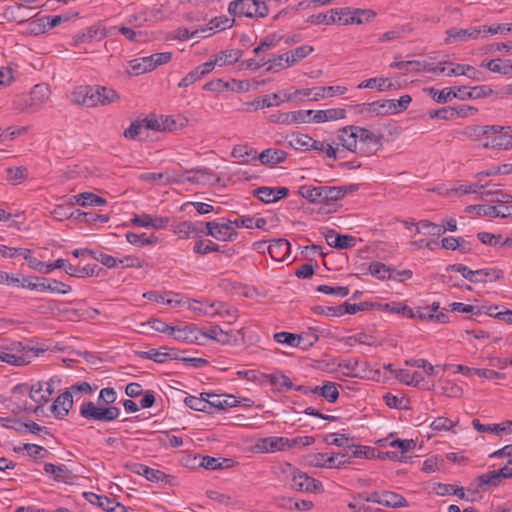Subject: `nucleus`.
<instances>
[{"label": "nucleus", "mask_w": 512, "mask_h": 512, "mask_svg": "<svg viewBox=\"0 0 512 512\" xmlns=\"http://www.w3.org/2000/svg\"><path fill=\"white\" fill-rule=\"evenodd\" d=\"M117 399L114 388L101 389L98 396V405L92 401L84 402L80 407V415L87 420L111 422L120 415V409L111 406Z\"/></svg>", "instance_id": "1"}, {"label": "nucleus", "mask_w": 512, "mask_h": 512, "mask_svg": "<svg viewBox=\"0 0 512 512\" xmlns=\"http://www.w3.org/2000/svg\"><path fill=\"white\" fill-rule=\"evenodd\" d=\"M298 193L313 204H331L342 199L346 189L340 186H311L303 185Z\"/></svg>", "instance_id": "2"}, {"label": "nucleus", "mask_w": 512, "mask_h": 512, "mask_svg": "<svg viewBox=\"0 0 512 512\" xmlns=\"http://www.w3.org/2000/svg\"><path fill=\"white\" fill-rule=\"evenodd\" d=\"M72 277L85 278L90 276H97L98 271L101 269L98 265L94 264L92 266L87 265L85 267L74 266L68 263L65 259H57L54 263L46 264L42 261H38L34 259V270H37L40 273H50L54 269H61Z\"/></svg>", "instance_id": "3"}, {"label": "nucleus", "mask_w": 512, "mask_h": 512, "mask_svg": "<svg viewBox=\"0 0 512 512\" xmlns=\"http://www.w3.org/2000/svg\"><path fill=\"white\" fill-rule=\"evenodd\" d=\"M228 12L234 17H265L269 10L260 0H234L228 6Z\"/></svg>", "instance_id": "4"}, {"label": "nucleus", "mask_w": 512, "mask_h": 512, "mask_svg": "<svg viewBox=\"0 0 512 512\" xmlns=\"http://www.w3.org/2000/svg\"><path fill=\"white\" fill-rule=\"evenodd\" d=\"M357 136V153L364 156L375 154L382 147V135H376L370 130L355 126Z\"/></svg>", "instance_id": "5"}, {"label": "nucleus", "mask_w": 512, "mask_h": 512, "mask_svg": "<svg viewBox=\"0 0 512 512\" xmlns=\"http://www.w3.org/2000/svg\"><path fill=\"white\" fill-rule=\"evenodd\" d=\"M354 458L373 459L376 458V449L362 445H348L346 452H340V460L337 461V469L343 468Z\"/></svg>", "instance_id": "6"}, {"label": "nucleus", "mask_w": 512, "mask_h": 512, "mask_svg": "<svg viewBox=\"0 0 512 512\" xmlns=\"http://www.w3.org/2000/svg\"><path fill=\"white\" fill-rule=\"evenodd\" d=\"M99 99V89L97 86H80L72 92V101L86 107L97 106Z\"/></svg>", "instance_id": "7"}, {"label": "nucleus", "mask_w": 512, "mask_h": 512, "mask_svg": "<svg viewBox=\"0 0 512 512\" xmlns=\"http://www.w3.org/2000/svg\"><path fill=\"white\" fill-rule=\"evenodd\" d=\"M205 227L207 228L205 235L212 236L215 239L221 241H233L238 235L237 231L234 229V227L231 226V223L229 222L224 224H219L215 221L205 222Z\"/></svg>", "instance_id": "8"}, {"label": "nucleus", "mask_w": 512, "mask_h": 512, "mask_svg": "<svg viewBox=\"0 0 512 512\" xmlns=\"http://www.w3.org/2000/svg\"><path fill=\"white\" fill-rule=\"evenodd\" d=\"M322 483L306 473L296 470L293 472L291 488L297 491L318 492L322 490Z\"/></svg>", "instance_id": "9"}, {"label": "nucleus", "mask_w": 512, "mask_h": 512, "mask_svg": "<svg viewBox=\"0 0 512 512\" xmlns=\"http://www.w3.org/2000/svg\"><path fill=\"white\" fill-rule=\"evenodd\" d=\"M34 290L42 292L49 291L57 294H68L71 292L72 287L69 284L56 279L34 277Z\"/></svg>", "instance_id": "10"}, {"label": "nucleus", "mask_w": 512, "mask_h": 512, "mask_svg": "<svg viewBox=\"0 0 512 512\" xmlns=\"http://www.w3.org/2000/svg\"><path fill=\"white\" fill-rule=\"evenodd\" d=\"M174 333L172 334L174 336V339L185 342V343H196L199 345L203 344L202 341V331L196 327L194 324H188L183 327L180 326H173Z\"/></svg>", "instance_id": "11"}, {"label": "nucleus", "mask_w": 512, "mask_h": 512, "mask_svg": "<svg viewBox=\"0 0 512 512\" xmlns=\"http://www.w3.org/2000/svg\"><path fill=\"white\" fill-rule=\"evenodd\" d=\"M312 114L313 110H298L271 115L269 117V120L272 123H280L287 125L293 123H306L310 121V116Z\"/></svg>", "instance_id": "12"}, {"label": "nucleus", "mask_w": 512, "mask_h": 512, "mask_svg": "<svg viewBox=\"0 0 512 512\" xmlns=\"http://www.w3.org/2000/svg\"><path fill=\"white\" fill-rule=\"evenodd\" d=\"M32 398V385L28 383L18 384L12 390L11 401L15 406L13 411L28 410V401L26 397Z\"/></svg>", "instance_id": "13"}, {"label": "nucleus", "mask_w": 512, "mask_h": 512, "mask_svg": "<svg viewBox=\"0 0 512 512\" xmlns=\"http://www.w3.org/2000/svg\"><path fill=\"white\" fill-rule=\"evenodd\" d=\"M288 444V438L271 436L266 438H260L255 444V449L260 453L284 451Z\"/></svg>", "instance_id": "14"}, {"label": "nucleus", "mask_w": 512, "mask_h": 512, "mask_svg": "<svg viewBox=\"0 0 512 512\" xmlns=\"http://www.w3.org/2000/svg\"><path fill=\"white\" fill-rule=\"evenodd\" d=\"M187 173L195 174L193 176L186 177V181L193 184L214 186L220 184L221 182V178L219 176L215 175L211 170L206 168H194L188 170Z\"/></svg>", "instance_id": "15"}, {"label": "nucleus", "mask_w": 512, "mask_h": 512, "mask_svg": "<svg viewBox=\"0 0 512 512\" xmlns=\"http://www.w3.org/2000/svg\"><path fill=\"white\" fill-rule=\"evenodd\" d=\"M512 130L511 126H500V125H471L465 127L460 134L466 137L475 138L478 140L481 136H486L489 133L498 134L503 133L504 130Z\"/></svg>", "instance_id": "16"}, {"label": "nucleus", "mask_w": 512, "mask_h": 512, "mask_svg": "<svg viewBox=\"0 0 512 512\" xmlns=\"http://www.w3.org/2000/svg\"><path fill=\"white\" fill-rule=\"evenodd\" d=\"M327 244L339 250L349 249L356 245V238L352 235L338 234L335 230L330 229L324 234Z\"/></svg>", "instance_id": "17"}, {"label": "nucleus", "mask_w": 512, "mask_h": 512, "mask_svg": "<svg viewBox=\"0 0 512 512\" xmlns=\"http://www.w3.org/2000/svg\"><path fill=\"white\" fill-rule=\"evenodd\" d=\"M73 406V396L68 390L64 391L51 404L50 410L58 419L65 418Z\"/></svg>", "instance_id": "18"}, {"label": "nucleus", "mask_w": 512, "mask_h": 512, "mask_svg": "<svg viewBox=\"0 0 512 512\" xmlns=\"http://www.w3.org/2000/svg\"><path fill=\"white\" fill-rule=\"evenodd\" d=\"M447 37L444 40L445 44H451L455 41H467L469 39H477L480 36V28L472 27L469 29L450 28L446 30Z\"/></svg>", "instance_id": "19"}, {"label": "nucleus", "mask_w": 512, "mask_h": 512, "mask_svg": "<svg viewBox=\"0 0 512 512\" xmlns=\"http://www.w3.org/2000/svg\"><path fill=\"white\" fill-rule=\"evenodd\" d=\"M337 145H341L345 149L357 153V136L355 125L345 126L338 130Z\"/></svg>", "instance_id": "20"}, {"label": "nucleus", "mask_w": 512, "mask_h": 512, "mask_svg": "<svg viewBox=\"0 0 512 512\" xmlns=\"http://www.w3.org/2000/svg\"><path fill=\"white\" fill-rule=\"evenodd\" d=\"M467 88H468L467 86L456 87L458 99H460V100L480 99V98L488 97L494 93V90L487 85L470 87L469 91H466Z\"/></svg>", "instance_id": "21"}, {"label": "nucleus", "mask_w": 512, "mask_h": 512, "mask_svg": "<svg viewBox=\"0 0 512 512\" xmlns=\"http://www.w3.org/2000/svg\"><path fill=\"white\" fill-rule=\"evenodd\" d=\"M475 482L477 483L476 488H472V486H470L467 489V491L470 492L472 495H475L480 490L486 491L488 487H497L501 483L498 474L496 473L495 470L479 475L475 479Z\"/></svg>", "instance_id": "22"}, {"label": "nucleus", "mask_w": 512, "mask_h": 512, "mask_svg": "<svg viewBox=\"0 0 512 512\" xmlns=\"http://www.w3.org/2000/svg\"><path fill=\"white\" fill-rule=\"evenodd\" d=\"M290 243L288 240L280 238L271 242L267 247L268 253L276 261H285L290 255Z\"/></svg>", "instance_id": "23"}, {"label": "nucleus", "mask_w": 512, "mask_h": 512, "mask_svg": "<svg viewBox=\"0 0 512 512\" xmlns=\"http://www.w3.org/2000/svg\"><path fill=\"white\" fill-rule=\"evenodd\" d=\"M203 226H205V222H190L183 221L179 223L175 228V233L179 235L180 238H189L191 234L195 236H201L205 234L203 230Z\"/></svg>", "instance_id": "24"}, {"label": "nucleus", "mask_w": 512, "mask_h": 512, "mask_svg": "<svg viewBox=\"0 0 512 512\" xmlns=\"http://www.w3.org/2000/svg\"><path fill=\"white\" fill-rule=\"evenodd\" d=\"M234 465L235 461L231 458H215L211 456H202V460L199 464L200 467L208 470H222L231 468Z\"/></svg>", "instance_id": "25"}, {"label": "nucleus", "mask_w": 512, "mask_h": 512, "mask_svg": "<svg viewBox=\"0 0 512 512\" xmlns=\"http://www.w3.org/2000/svg\"><path fill=\"white\" fill-rule=\"evenodd\" d=\"M424 91L427 92L428 95L431 96V98L439 104H445L454 98H458L456 87H447L442 90H438L434 87H428L425 88Z\"/></svg>", "instance_id": "26"}, {"label": "nucleus", "mask_w": 512, "mask_h": 512, "mask_svg": "<svg viewBox=\"0 0 512 512\" xmlns=\"http://www.w3.org/2000/svg\"><path fill=\"white\" fill-rule=\"evenodd\" d=\"M312 120L316 123H322L327 121H335L346 118V110L343 108H331L327 110H318L313 112Z\"/></svg>", "instance_id": "27"}, {"label": "nucleus", "mask_w": 512, "mask_h": 512, "mask_svg": "<svg viewBox=\"0 0 512 512\" xmlns=\"http://www.w3.org/2000/svg\"><path fill=\"white\" fill-rule=\"evenodd\" d=\"M207 392L201 393L200 397L188 396L184 399V403L195 411H201L205 413H212L210 397H207Z\"/></svg>", "instance_id": "28"}, {"label": "nucleus", "mask_w": 512, "mask_h": 512, "mask_svg": "<svg viewBox=\"0 0 512 512\" xmlns=\"http://www.w3.org/2000/svg\"><path fill=\"white\" fill-rule=\"evenodd\" d=\"M287 155V152L283 150L268 148L258 155V160L263 165H275L283 162L287 158Z\"/></svg>", "instance_id": "29"}, {"label": "nucleus", "mask_w": 512, "mask_h": 512, "mask_svg": "<svg viewBox=\"0 0 512 512\" xmlns=\"http://www.w3.org/2000/svg\"><path fill=\"white\" fill-rule=\"evenodd\" d=\"M72 205H80V206H102L107 203L106 199L100 197L92 192H83L78 195L73 196Z\"/></svg>", "instance_id": "30"}, {"label": "nucleus", "mask_w": 512, "mask_h": 512, "mask_svg": "<svg viewBox=\"0 0 512 512\" xmlns=\"http://www.w3.org/2000/svg\"><path fill=\"white\" fill-rule=\"evenodd\" d=\"M193 251L194 253L201 255H205L210 252H222L225 253L228 257L232 256L235 252L232 248L222 250L218 244L212 242L211 240H208L207 244H205L203 240H198L194 245Z\"/></svg>", "instance_id": "31"}, {"label": "nucleus", "mask_w": 512, "mask_h": 512, "mask_svg": "<svg viewBox=\"0 0 512 512\" xmlns=\"http://www.w3.org/2000/svg\"><path fill=\"white\" fill-rule=\"evenodd\" d=\"M447 271H455L460 273L466 280L472 283H485L487 282L484 278H478L479 273L477 270H471L466 265L461 263L450 264L446 267Z\"/></svg>", "instance_id": "32"}, {"label": "nucleus", "mask_w": 512, "mask_h": 512, "mask_svg": "<svg viewBox=\"0 0 512 512\" xmlns=\"http://www.w3.org/2000/svg\"><path fill=\"white\" fill-rule=\"evenodd\" d=\"M207 397H210L211 410L213 408L224 410L226 408L235 407L239 403L234 395H225V399H222L221 395L210 393L207 394Z\"/></svg>", "instance_id": "33"}, {"label": "nucleus", "mask_w": 512, "mask_h": 512, "mask_svg": "<svg viewBox=\"0 0 512 512\" xmlns=\"http://www.w3.org/2000/svg\"><path fill=\"white\" fill-rule=\"evenodd\" d=\"M493 136L491 139L488 137L482 143L484 148H504L511 149L512 148V135L502 134Z\"/></svg>", "instance_id": "34"}, {"label": "nucleus", "mask_w": 512, "mask_h": 512, "mask_svg": "<svg viewBox=\"0 0 512 512\" xmlns=\"http://www.w3.org/2000/svg\"><path fill=\"white\" fill-rule=\"evenodd\" d=\"M382 505L391 508L407 507V500L400 494L393 491H383Z\"/></svg>", "instance_id": "35"}, {"label": "nucleus", "mask_w": 512, "mask_h": 512, "mask_svg": "<svg viewBox=\"0 0 512 512\" xmlns=\"http://www.w3.org/2000/svg\"><path fill=\"white\" fill-rule=\"evenodd\" d=\"M367 271L380 280H386L392 278L391 272L393 269L382 262L374 261L368 265Z\"/></svg>", "instance_id": "36"}, {"label": "nucleus", "mask_w": 512, "mask_h": 512, "mask_svg": "<svg viewBox=\"0 0 512 512\" xmlns=\"http://www.w3.org/2000/svg\"><path fill=\"white\" fill-rule=\"evenodd\" d=\"M347 91L344 86H327L314 88L312 100L317 101L334 95H342Z\"/></svg>", "instance_id": "37"}, {"label": "nucleus", "mask_w": 512, "mask_h": 512, "mask_svg": "<svg viewBox=\"0 0 512 512\" xmlns=\"http://www.w3.org/2000/svg\"><path fill=\"white\" fill-rule=\"evenodd\" d=\"M466 212L468 213H476L479 216H488V217H500L502 218V211H500L496 206L489 205H469L466 207Z\"/></svg>", "instance_id": "38"}, {"label": "nucleus", "mask_w": 512, "mask_h": 512, "mask_svg": "<svg viewBox=\"0 0 512 512\" xmlns=\"http://www.w3.org/2000/svg\"><path fill=\"white\" fill-rule=\"evenodd\" d=\"M416 232L424 234L432 235V236H440L446 232V228L435 224L429 220H420L416 225Z\"/></svg>", "instance_id": "39"}, {"label": "nucleus", "mask_w": 512, "mask_h": 512, "mask_svg": "<svg viewBox=\"0 0 512 512\" xmlns=\"http://www.w3.org/2000/svg\"><path fill=\"white\" fill-rule=\"evenodd\" d=\"M126 240L135 246H146V245H154L158 243V238L155 235L147 236L145 233L136 234L134 232H128L126 234Z\"/></svg>", "instance_id": "40"}, {"label": "nucleus", "mask_w": 512, "mask_h": 512, "mask_svg": "<svg viewBox=\"0 0 512 512\" xmlns=\"http://www.w3.org/2000/svg\"><path fill=\"white\" fill-rule=\"evenodd\" d=\"M243 55V51L240 49H231V50H225L221 51L218 54H216L214 57H216L218 65H228L238 62V60Z\"/></svg>", "instance_id": "41"}, {"label": "nucleus", "mask_w": 512, "mask_h": 512, "mask_svg": "<svg viewBox=\"0 0 512 512\" xmlns=\"http://www.w3.org/2000/svg\"><path fill=\"white\" fill-rule=\"evenodd\" d=\"M365 108L370 115H391V103L388 99L367 103Z\"/></svg>", "instance_id": "42"}, {"label": "nucleus", "mask_w": 512, "mask_h": 512, "mask_svg": "<svg viewBox=\"0 0 512 512\" xmlns=\"http://www.w3.org/2000/svg\"><path fill=\"white\" fill-rule=\"evenodd\" d=\"M22 256L28 263H31V251L25 248H10L5 245H0V257L14 258Z\"/></svg>", "instance_id": "43"}, {"label": "nucleus", "mask_w": 512, "mask_h": 512, "mask_svg": "<svg viewBox=\"0 0 512 512\" xmlns=\"http://www.w3.org/2000/svg\"><path fill=\"white\" fill-rule=\"evenodd\" d=\"M129 66L130 70L128 72L133 75H141L143 73L152 71L148 56L131 60L129 62Z\"/></svg>", "instance_id": "44"}, {"label": "nucleus", "mask_w": 512, "mask_h": 512, "mask_svg": "<svg viewBox=\"0 0 512 512\" xmlns=\"http://www.w3.org/2000/svg\"><path fill=\"white\" fill-rule=\"evenodd\" d=\"M232 156L239 159L242 163H248L250 160H257L256 151L246 145H237L233 148Z\"/></svg>", "instance_id": "45"}, {"label": "nucleus", "mask_w": 512, "mask_h": 512, "mask_svg": "<svg viewBox=\"0 0 512 512\" xmlns=\"http://www.w3.org/2000/svg\"><path fill=\"white\" fill-rule=\"evenodd\" d=\"M51 95L48 84L42 83L34 85V108L45 104Z\"/></svg>", "instance_id": "46"}, {"label": "nucleus", "mask_w": 512, "mask_h": 512, "mask_svg": "<svg viewBox=\"0 0 512 512\" xmlns=\"http://www.w3.org/2000/svg\"><path fill=\"white\" fill-rule=\"evenodd\" d=\"M202 334V339L209 338L222 344L230 343L229 333L223 331L219 326H213L207 332L202 331Z\"/></svg>", "instance_id": "47"}, {"label": "nucleus", "mask_w": 512, "mask_h": 512, "mask_svg": "<svg viewBox=\"0 0 512 512\" xmlns=\"http://www.w3.org/2000/svg\"><path fill=\"white\" fill-rule=\"evenodd\" d=\"M84 498L90 502L91 504H96L97 506L101 507L105 511H109L112 509L111 504H113V500L107 496H101L97 495L92 492H84L83 493Z\"/></svg>", "instance_id": "48"}, {"label": "nucleus", "mask_w": 512, "mask_h": 512, "mask_svg": "<svg viewBox=\"0 0 512 512\" xmlns=\"http://www.w3.org/2000/svg\"><path fill=\"white\" fill-rule=\"evenodd\" d=\"M74 213H77V215L75 216V220H78V221H81V222H84L87 224L95 223L97 221H100L103 223H106L109 221V216L97 214L94 212H82L81 210L76 209V210H74Z\"/></svg>", "instance_id": "49"}, {"label": "nucleus", "mask_w": 512, "mask_h": 512, "mask_svg": "<svg viewBox=\"0 0 512 512\" xmlns=\"http://www.w3.org/2000/svg\"><path fill=\"white\" fill-rule=\"evenodd\" d=\"M299 335V342L301 345H299V348L303 350H307L310 347H312L319 339V336L317 334V329L315 328H309L307 331H304Z\"/></svg>", "instance_id": "50"}, {"label": "nucleus", "mask_w": 512, "mask_h": 512, "mask_svg": "<svg viewBox=\"0 0 512 512\" xmlns=\"http://www.w3.org/2000/svg\"><path fill=\"white\" fill-rule=\"evenodd\" d=\"M337 9H331L327 13H319L311 15L307 18V22L311 24H335V16Z\"/></svg>", "instance_id": "51"}, {"label": "nucleus", "mask_w": 512, "mask_h": 512, "mask_svg": "<svg viewBox=\"0 0 512 512\" xmlns=\"http://www.w3.org/2000/svg\"><path fill=\"white\" fill-rule=\"evenodd\" d=\"M486 309L485 313L491 317H494L496 319L502 320L506 322L507 324L512 325V310L506 309L505 311H500L497 313H492V309H498V306H490V307H484L482 306L475 312L476 315H480L482 313V310Z\"/></svg>", "instance_id": "52"}, {"label": "nucleus", "mask_w": 512, "mask_h": 512, "mask_svg": "<svg viewBox=\"0 0 512 512\" xmlns=\"http://www.w3.org/2000/svg\"><path fill=\"white\" fill-rule=\"evenodd\" d=\"M342 314H356L359 311L372 310L376 308V303L370 302H360L355 304H350L349 302H344L341 304Z\"/></svg>", "instance_id": "53"}, {"label": "nucleus", "mask_w": 512, "mask_h": 512, "mask_svg": "<svg viewBox=\"0 0 512 512\" xmlns=\"http://www.w3.org/2000/svg\"><path fill=\"white\" fill-rule=\"evenodd\" d=\"M282 100L278 93H273L272 95H265L261 98H257L254 100L253 105H255V109H263L269 108L274 105L278 106Z\"/></svg>", "instance_id": "54"}, {"label": "nucleus", "mask_w": 512, "mask_h": 512, "mask_svg": "<svg viewBox=\"0 0 512 512\" xmlns=\"http://www.w3.org/2000/svg\"><path fill=\"white\" fill-rule=\"evenodd\" d=\"M273 338L278 343L287 344L292 347H299L301 345L298 334L282 331L275 333Z\"/></svg>", "instance_id": "55"}, {"label": "nucleus", "mask_w": 512, "mask_h": 512, "mask_svg": "<svg viewBox=\"0 0 512 512\" xmlns=\"http://www.w3.org/2000/svg\"><path fill=\"white\" fill-rule=\"evenodd\" d=\"M135 354L142 359H150L156 363H165V350L152 348L148 351H136Z\"/></svg>", "instance_id": "56"}, {"label": "nucleus", "mask_w": 512, "mask_h": 512, "mask_svg": "<svg viewBox=\"0 0 512 512\" xmlns=\"http://www.w3.org/2000/svg\"><path fill=\"white\" fill-rule=\"evenodd\" d=\"M480 28V35L486 37L488 34H506L512 31L510 24H493L491 26L483 25Z\"/></svg>", "instance_id": "57"}, {"label": "nucleus", "mask_w": 512, "mask_h": 512, "mask_svg": "<svg viewBox=\"0 0 512 512\" xmlns=\"http://www.w3.org/2000/svg\"><path fill=\"white\" fill-rule=\"evenodd\" d=\"M3 426L12 428L16 431H29L32 432V422H25L17 418H3Z\"/></svg>", "instance_id": "58"}, {"label": "nucleus", "mask_w": 512, "mask_h": 512, "mask_svg": "<svg viewBox=\"0 0 512 512\" xmlns=\"http://www.w3.org/2000/svg\"><path fill=\"white\" fill-rule=\"evenodd\" d=\"M387 82L386 78H370L368 80H365L361 82L358 85L359 89L362 88H377L379 91H383L386 89H391L393 87L392 83H389L387 86H385V83Z\"/></svg>", "instance_id": "59"}, {"label": "nucleus", "mask_w": 512, "mask_h": 512, "mask_svg": "<svg viewBox=\"0 0 512 512\" xmlns=\"http://www.w3.org/2000/svg\"><path fill=\"white\" fill-rule=\"evenodd\" d=\"M97 88L99 89V104L108 105L119 99V95L115 90L104 86H97Z\"/></svg>", "instance_id": "60"}, {"label": "nucleus", "mask_w": 512, "mask_h": 512, "mask_svg": "<svg viewBox=\"0 0 512 512\" xmlns=\"http://www.w3.org/2000/svg\"><path fill=\"white\" fill-rule=\"evenodd\" d=\"M43 469L47 474H52L54 480L56 481L64 480L66 478V474L68 473L67 467L63 464L56 466L51 463H46L44 464Z\"/></svg>", "instance_id": "61"}, {"label": "nucleus", "mask_w": 512, "mask_h": 512, "mask_svg": "<svg viewBox=\"0 0 512 512\" xmlns=\"http://www.w3.org/2000/svg\"><path fill=\"white\" fill-rule=\"evenodd\" d=\"M50 29L49 16L41 15V12L34 14V36L44 34Z\"/></svg>", "instance_id": "62"}, {"label": "nucleus", "mask_w": 512, "mask_h": 512, "mask_svg": "<svg viewBox=\"0 0 512 512\" xmlns=\"http://www.w3.org/2000/svg\"><path fill=\"white\" fill-rule=\"evenodd\" d=\"M310 142L311 137L307 134H292L289 145L295 149L308 150Z\"/></svg>", "instance_id": "63"}, {"label": "nucleus", "mask_w": 512, "mask_h": 512, "mask_svg": "<svg viewBox=\"0 0 512 512\" xmlns=\"http://www.w3.org/2000/svg\"><path fill=\"white\" fill-rule=\"evenodd\" d=\"M144 125L142 120H135L131 122L130 126L124 130L123 136L126 139L135 140L141 136Z\"/></svg>", "instance_id": "64"}]
</instances>
